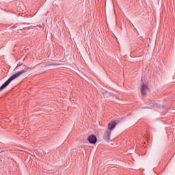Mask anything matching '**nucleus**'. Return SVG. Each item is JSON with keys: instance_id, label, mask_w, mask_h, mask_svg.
I'll return each mask as SVG.
<instances>
[{"instance_id": "obj_1", "label": "nucleus", "mask_w": 175, "mask_h": 175, "mask_svg": "<svg viewBox=\"0 0 175 175\" xmlns=\"http://www.w3.org/2000/svg\"><path fill=\"white\" fill-rule=\"evenodd\" d=\"M29 70V67H25V68L16 74L12 75L1 87H0V92L2 91V90H4V88H6L8 84H10L13 80H15V79H17L21 76V75H24V73H27Z\"/></svg>"}, {"instance_id": "obj_2", "label": "nucleus", "mask_w": 175, "mask_h": 175, "mask_svg": "<svg viewBox=\"0 0 175 175\" xmlns=\"http://www.w3.org/2000/svg\"><path fill=\"white\" fill-rule=\"evenodd\" d=\"M141 92L142 95H143L144 96H146V95H147V92H148V87H147V85L142 83Z\"/></svg>"}, {"instance_id": "obj_3", "label": "nucleus", "mask_w": 175, "mask_h": 175, "mask_svg": "<svg viewBox=\"0 0 175 175\" xmlns=\"http://www.w3.org/2000/svg\"><path fill=\"white\" fill-rule=\"evenodd\" d=\"M110 135H111V131H110V130L106 129L103 136V139L105 140V142H110Z\"/></svg>"}, {"instance_id": "obj_4", "label": "nucleus", "mask_w": 175, "mask_h": 175, "mask_svg": "<svg viewBox=\"0 0 175 175\" xmlns=\"http://www.w3.org/2000/svg\"><path fill=\"white\" fill-rule=\"evenodd\" d=\"M116 125L117 122L116 121H112L108 124V129L107 130L111 132V131L116 128Z\"/></svg>"}, {"instance_id": "obj_5", "label": "nucleus", "mask_w": 175, "mask_h": 175, "mask_svg": "<svg viewBox=\"0 0 175 175\" xmlns=\"http://www.w3.org/2000/svg\"><path fill=\"white\" fill-rule=\"evenodd\" d=\"M88 140L91 143V144H95V143H96L98 141L96 136L94 135L89 136Z\"/></svg>"}, {"instance_id": "obj_6", "label": "nucleus", "mask_w": 175, "mask_h": 175, "mask_svg": "<svg viewBox=\"0 0 175 175\" xmlns=\"http://www.w3.org/2000/svg\"><path fill=\"white\" fill-rule=\"evenodd\" d=\"M16 69H18V66L16 67Z\"/></svg>"}]
</instances>
